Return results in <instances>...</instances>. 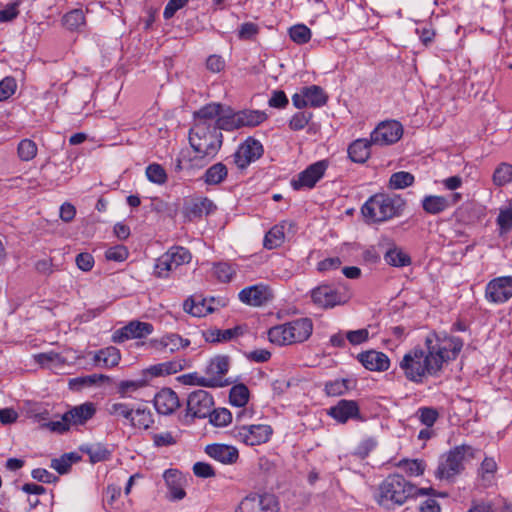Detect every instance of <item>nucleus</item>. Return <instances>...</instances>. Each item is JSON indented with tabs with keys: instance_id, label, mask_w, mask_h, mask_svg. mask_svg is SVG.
Here are the masks:
<instances>
[{
	"instance_id": "1",
	"label": "nucleus",
	"mask_w": 512,
	"mask_h": 512,
	"mask_svg": "<svg viewBox=\"0 0 512 512\" xmlns=\"http://www.w3.org/2000/svg\"><path fill=\"white\" fill-rule=\"evenodd\" d=\"M461 338L446 332L431 331L425 337L424 346L415 347L406 353L400 362L405 377L414 383H422L426 375L439 376L444 364L457 359L463 348Z\"/></svg>"
},
{
	"instance_id": "2",
	"label": "nucleus",
	"mask_w": 512,
	"mask_h": 512,
	"mask_svg": "<svg viewBox=\"0 0 512 512\" xmlns=\"http://www.w3.org/2000/svg\"><path fill=\"white\" fill-rule=\"evenodd\" d=\"M430 493L435 494V489L432 487L419 488L408 481L403 475L394 473L389 474L379 484L375 499L381 507L392 510L396 506L403 505L409 499Z\"/></svg>"
},
{
	"instance_id": "3",
	"label": "nucleus",
	"mask_w": 512,
	"mask_h": 512,
	"mask_svg": "<svg viewBox=\"0 0 512 512\" xmlns=\"http://www.w3.org/2000/svg\"><path fill=\"white\" fill-rule=\"evenodd\" d=\"M406 204L399 194L379 192L365 201L361 213L367 223L380 224L402 216Z\"/></svg>"
},
{
	"instance_id": "4",
	"label": "nucleus",
	"mask_w": 512,
	"mask_h": 512,
	"mask_svg": "<svg viewBox=\"0 0 512 512\" xmlns=\"http://www.w3.org/2000/svg\"><path fill=\"white\" fill-rule=\"evenodd\" d=\"M189 144L196 153L194 160L203 161L201 166L212 161L223 144V134L214 126L192 125L189 130ZM190 162L193 159L189 160Z\"/></svg>"
},
{
	"instance_id": "5",
	"label": "nucleus",
	"mask_w": 512,
	"mask_h": 512,
	"mask_svg": "<svg viewBox=\"0 0 512 512\" xmlns=\"http://www.w3.org/2000/svg\"><path fill=\"white\" fill-rule=\"evenodd\" d=\"M480 451L471 445L461 444L442 454L434 476L438 480L454 482L456 477L465 470V465L477 457Z\"/></svg>"
},
{
	"instance_id": "6",
	"label": "nucleus",
	"mask_w": 512,
	"mask_h": 512,
	"mask_svg": "<svg viewBox=\"0 0 512 512\" xmlns=\"http://www.w3.org/2000/svg\"><path fill=\"white\" fill-rule=\"evenodd\" d=\"M313 323L309 318L277 325L268 330V339L277 345H290L306 341L312 334Z\"/></svg>"
},
{
	"instance_id": "7",
	"label": "nucleus",
	"mask_w": 512,
	"mask_h": 512,
	"mask_svg": "<svg viewBox=\"0 0 512 512\" xmlns=\"http://www.w3.org/2000/svg\"><path fill=\"white\" fill-rule=\"evenodd\" d=\"M190 251L184 247H171L167 252L156 259L154 266V276L157 278H167L169 272L176 270L179 266L191 261Z\"/></svg>"
},
{
	"instance_id": "8",
	"label": "nucleus",
	"mask_w": 512,
	"mask_h": 512,
	"mask_svg": "<svg viewBox=\"0 0 512 512\" xmlns=\"http://www.w3.org/2000/svg\"><path fill=\"white\" fill-rule=\"evenodd\" d=\"M278 498L271 493L249 494L237 506L235 512H279Z\"/></svg>"
},
{
	"instance_id": "9",
	"label": "nucleus",
	"mask_w": 512,
	"mask_h": 512,
	"mask_svg": "<svg viewBox=\"0 0 512 512\" xmlns=\"http://www.w3.org/2000/svg\"><path fill=\"white\" fill-rule=\"evenodd\" d=\"M213 396L202 389L191 392L187 398V408L185 418H191V422L195 418L205 419L211 414L214 407Z\"/></svg>"
},
{
	"instance_id": "10",
	"label": "nucleus",
	"mask_w": 512,
	"mask_h": 512,
	"mask_svg": "<svg viewBox=\"0 0 512 512\" xmlns=\"http://www.w3.org/2000/svg\"><path fill=\"white\" fill-rule=\"evenodd\" d=\"M232 433L233 437L239 442L248 446H257L268 442L273 430L269 425L257 424L236 427Z\"/></svg>"
},
{
	"instance_id": "11",
	"label": "nucleus",
	"mask_w": 512,
	"mask_h": 512,
	"mask_svg": "<svg viewBox=\"0 0 512 512\" xmlns=\"http://www.w3.org/2000/svg\"><path fill=\"white\" fill-rule=\"evenodd\" d=\"M328 165L329 163L327 160H319L309 165L291 180V187L295 191L305 188L312 189L315 187L316 183L323 178Z\"/></svg>"
},
{
	"instance_id": "12",
	"label": "nucleus",
	"mask_w": 512,
	"mask_h": 512,
	"mask_svg": "<svg viewBox=\"0 0 512 512\" xmlns=\"http://www.w3.org/2000/svg\"><path fill=\"white\" fill-rule=\"evenodd\" d=\"M311 299L317 306L329 309L345 304L349 296L328 284H321L311 290Z\"/></svg>"
},
{
	"instance_id": "13",
	"label": "nucleus",
	"mask_w": 512,
	"mask_h": 512,
	"mask_svg": "<svg viewBox=\"0 0 512 512\" xmlns=\"http://www.w3.org/2000/svg\"><path fill=\"white\" fill-rule=\"evenodd\" d=\"M263 153L262 143L253 137H248L234 152L233 161L239 169H245L252 162L261 158Z\"/></svg>"
},
{
	"instance_id": "14",
	"label": "nucleus",
	"mask_w": 512,
	"mask_h": 512,
	"mask_svg": "<svg viewBox=\"0 0 512 512\" xmlns=\"http://www.w3.org/2000/svg\"><path fill=\"white\" fill-rule=\"evenodd\" d=\"M403 135V127L398 121L381 122L371 133V143L386 146L396 143Z\"/></svg>"
},
{
	"instance_id": "15",
	"label": "nucleus",
	"mask_w": 512,
	"mask_h": 512,
	"mask_svg": "<svg viewBox=\"0 0 512 512\" xmlns=\"http://www.w3.org/2000/svg\"><path fill=\"white\" fill-rule=\"evenodd\" d=\"M485 297L491 303H505L512 297V276H500L488 282Z\"/></svg>"
},
{
	"instance_id": "16",
	"label": "nucleus",
	"mask_w": 512,
	"mask_h": 512,
	"mask_svg": "<svg viewBox=\"0 0 512 512\" xmlns=\"http://www.w3.org/2000/svg\"><path fill=\"white\" fill-rule=\"evenodd\" d=\"M327 414L340 424H345L349 420H365L361 415L360 407L355 400L341 399L337 404L328 409Z\"/></svg>"
},
{
	"instance_id": "17",
	"label": "nucleus",
	"mask_w": 512,
	"mask_h": 512,
	"mask_svg": "<svg viewBox=\"0 0 512 512\" xmlns=\"http://www.w3.org/2000/svg\"><path fill=\"white\" fill-rule=\"evenodd\" d=\"M153 331L154 327L151 323L133 320L114 331L112 341L122 343L128 339H140L152 334Z\"/></svg>"
},
{
	"instance_id": "18",
	"label": "nucleus",
	"mask_w": 512,
	"mask_h": 512,
	"mask_svg": "<svg viewBox=\"0 0 512 512\" xmlns=\"http://www.w3.org/2000/svg\"><path fill=\"white\" fill-rule=\"evenodd\" d=\"M217 209L215 203L208 197H200L185 201L182 214L185 221L192 222L199 219L203 214H212Z\"/></svg>"
},
{
	"instance_id": "19",
	"label": "nucleus",
	"mask_w": 512,
	"mask_h": 512,
	"mask_svg": "<svg viewBox=\"0 0 512 512\" xmlns=\"http://www.w3.org/2000/svg\"><path fill=\"white\" fill-rule=\"evenodd\" d=\"M239 300L247 305L260 307L272 300L273 295L264 284L245 287L238 294Z\"/></svg>"
},
{
	"instance_id": "20",
	"label": "nucleus",
	"mask_w": 512,
	"mask_h": 512,
	"mask_svg": "<svg viewBox=\"0 0 512 512\" xmlns=\"http://www.w3.org/2000/svg\"><path fill=\"white\" fill-rule=\"evenodd\" d=\"M154 407L159 414L170 415L180 407L177 393L171 388H162L154 396Z\"/></svg>"
},
{
	"instance_id": "21",
	"label": "nucleus",
	"mask_w": 512,
	"mask_h": 512,
	"mask_svg": "<svg viewBox=\"0 0 512 512\" xmlns=\"http://www.w3.org/2000/svg\"><path fill=\"white\" fill-rule=\"evenodd\" d=\"M230 368V357L228 355H216L209 361L205 373L209 376L207 379H217L220 382L219 387H225L232 382L229 379L223 380Z\"/></svg>"
},
{
	"instance_id": "22",
	"label": "nucleus",
	"mask_w": 512,
	"mask_h": 512,
	"mask_svg": "<svg viewBox=\"0 0 512 512\" xmlns=\"http://www.w3.org/2000/svg\"><path fill=\"white\" fill-rule=\"evenodd\" d=\"M357 360L370 371L383 372L389 369L390 360L388 356L376 350H368L357 355Z\"/></svg>"
},
{
	"instance_id": "23",
	"label": "nucleus",
	"mask_w": 512,
	"mask_h": 512,
	"mask_svg": "<svg viewBox=\"0 0 512 512\" xmlns=\"http://www.w3.org/2000/svg\"><path fill=\"white\" fill-rule=\"evenodd\" d=\"M96 406L92 402H84L68 409L65 413L72 427L85 425L96 414Z\"/></svg>"
},
{
	"instance_id": "24",
	"label": "nucleus",
	"mask_w": 512,
	"mask_h": 512,
	"mask_svg": "<svg viewBox=\"0 0 512 512\" xmlns=\"http://www.w3.org/2000/svg\"><path fill=\"white\" fill-rule=\"evenodd\" d=\"M164 481L168 488L167 497L171 501L182 500L186 496L183 488V475L177 469H168L163 474Z\"/></svg>"
},
{
	"instance_id": "25",
	"label": "nucleus",
	"mask_w": 512,
	"mask_h": 512,
	"mask_svg": "<svg viewBox=\"0 0 512 512\" xmlns=\"http://www.w3.org/2000/svg\"><path fill=\"white\" fill-rule=\"evenodd\" d=\"M205 453L222 464H234L239 458L237 448L227 444H209L205 447Z\"/></svg>"
},
{
	"instance_id": "26",
	"label": "nucleus",
	"mask_w": 512,
	"mask_h": 512,
	"mask_svg": "<svg viewBox=\"0 0 512 512\" xmlns=\"http://www.w3.org/2000/svg\"><path fill=\"white\" fill-rule=\"evenodd\" d=\"M244 329L241 325H237L230 329H218V328H210L202 331V336L206 342L209 343H223L231 341L241 335H243Z\"/></svg>"
},
{
	"instance_id": "27",
	"label": "nucleus",
	"mask_w": 512,
	"mask_h": 512,
	"mask_svg": "<svg viewBox=\"0 0 512 512\" xmlns=\"http://www.w3.org/2000/svg\"><path fill=\"white\" fill-rule=\"evenodd\" d=\"M222 104L208 103L193 113V125L214 126L215 120L218 118Z\"/></svg>"
},
{
	"instance_id": "28",
	"label": "nucleus",
	"mask_w": 512,
	"mask_h": 512,
	"mask_svg": "<svg viewBox=\"0 0 512 512\" xmlns=\"http://www.w3.org/2000/svg\"><path fill=\"white\" fill-rule=\"evenodd\" d=\"M183 310L194 317H204L215 312L217 307L208 304L207 298L197 300L194 296H190L184 301Z\"/></svg>"
},
{
	"instance_id": "29",
	"label": "nucleus",
	"mask_w": 512,
	"mask_h": 512,
	"mask_svg": "<svg viewBox=\"0 0 512 512\" xmlns=\"http://www.w3.org/2000/svg\"><path fill=\"white\" fill-rule=\"evenodd\" d=\"M237 117L238 112H234L229 106L222 105V110L214 122V128L220 132L221 130L233 131L239 129Z\"/></svg>"
},
{
	"instance_id": "30",
	"label": "nucleus",
	"mask_w": 512,
	"mask_h": 512,
	"mask_svg": "<svg viewBox=\"0 0 512 512\" xmlns=\"http://www.w3.org/2000/svg\"><path fill=\"white\" fill-rule=\"evenodd\" d=\"M371 140L357 139L348 147V157L352 162L363 164L370 157Z\"/></svg>"
},
{
	"instance_id": "31",
	"label": "nucleus",
	"mask_w": 512,
	"mask_h": 512,
	"mask_svg": "<svg viewBox=\"0 0 512 512\" xmlns=\"http://www.w3.org/2000/svg\"><path fill=\"white\" fill-rule=\"evenodd\" d=\"M81 460L82 456L78 452L64 453L60 457L52 459L50 467L58 474L65 475L70 472L73 464L79 463Z\"/></svg>"
},
{
	"instance_id": "32",
	"label": "nucleus",
	"mask_w": 512,
	"mask_h": 512,
	"mask_svg": "<svg viewBox=\"0 0 512 512\" xmlns=\"http://www.w3.org/2000/svg\"><path fill=\"white\" fill-rule=\"evenodd\" d=\"M421 203L423 210L431 215L440 214L450 208V202L446 196L427 195Z\"/></svg>"
},
{
	"instance_id": "33",
	"label": "nucleus",
	"mask_w": 512,
	"mask_h": 512,
	"mask_svg": "<svg viewBox=\"0 0 512 512\" xmlns=\"http://www.w3.org/2000/svg\"><path fill=\"white\" fill-rule=\"evenodd\" d=\"M383 257L385 262L393 267H405L412 263L409 254L405 253L402 248L394 243L386 250Z\"/></svg>"
},
{
	"instance_id": "34",
	"label": "nucleus",
	"mask_w": 512,
	"mask_h": 512,
	"mask_svg": "<svg viewBox=\"0 0 512 512\" xmlns=\"http://www.w3.org/2000/svg\"><path fill=\"white\" fill-rule=\"evenodd\" d=\"M120 359V351L114 346L103 348L99 350L94 356L95 364L105 368L118 365Z\"/></svg>"
},
{
	"instance_id": "35",
	"label": "nucleus",
	"mask_w": 512,
	"mask_h": 512,
	"mask_svg": "<svg viewBox=\"0 0 512 512\" xmlns=\"http://www.w3.org/2000/svg\"><path fill=\"white\" fill-rule=\"evenodd\" d=\"M302 89L306 98V107L310 106L313 108H320L326 105L328 101V95L325 93L322 87L318 85H310L302 87Z\"/></svg>"
},
{
	"instance_id": "36",
	"label": "nucleus",
	"mask_w": 512,
	"mask_h": 512,
	"mask_svg": "<svg viewBox=\"0 0 512 512\" xmlns=\"http://www.w3.org/2000/svg\"><path fill=\"white\" fill-rule=\"evenodd\" d=\"M238 112V125L242 127H255L263 123L267 119V114L260 110L244 109Z\"/></svg>"
},
{
	"instance_id": "37",
	"label": "nucleus",
	"mask_w": 512,
	"mask_h": 512,
	"mask_svg": "<svg viewBox=\"0 0 512 512\" xmlns=\"http://www.w3.org/2000/svg\"><path fill=\"white\" fill-rule=\"evenodd\" d=\"M228 176V168L222 162L211 165L203 174L205 184L215 186L221 184Z\"/></svg>"
},
{
	"instance_id": "38",
	"label": "nucleus",
	"mask_w": 512,
	"mask_h": 512,
	"mask_svg": "<svg viewBox=\"0 0 512 512\" xmlns=\"http://www.w3.org/2000/svg\"><path fill=\"white\" fill-rule=\"evenodd\" d=\"M79 450L87 454L93 464L106 461L111 456V452L101 443L83 444Z\"/></svg>"
},
{
	"instance_id": "39",
	"label": "nucleus",
	"mask_w": 512,
	"mask_h": 512,
	"mask_svg": "<svg viewBox=\"0 0 512 512\" xmlns=\"http://www.w3.org/2000/svg\"><path fill=\"white\" fill-rule=\"evenodd\" d=\"M153 423V414L148 407L139 405L135 408L131 426L134 428L147 430L153 425Z\"/></svg>"
},
{
	"instance_id": "40",
	"label": "nucleus",
	"mask_w": 512,
	"mask_h": 512,
	"mask_svg": "<svg viewBox=\"0 0 512 512\" xmlns=\"http://www.w3.org/2000/svg\"><path fill=\"white\" fill-rule=\"evenodd\" d=\"M85 23V15L82 9H73L62 17L63 26L70 31H79Z\"/></svg>"
},
{
	"instance_id": "41",
	"label": "nucleus",
	"mask_w": 512,
	"mask_h": 512,
	"mask_svg": "<svg viewBox=\"0 0 512 512\" xmlns=\"http://www.w3.org/2000/svg\"><path fill=\"white\" fill-rule=\"evenodd\" d=\"M285 239L284 226H273L264 236L263 245L266 249L272 250L280 247Z\"/></svg>"
},
{
	"instance_id": "42",
	"label": "nucleus",
	"mask_w": 512,
	"mask_h": 512,
	"mask_svg": "<svg viewBox=\"0 0 512 512\" xmlns=\"http://www.w3.org/2000/svg\"><path fill=\"white\" fill-rule=\"evenodd\" d=\"M249 395V389L245 384H236L230 389L229 402L235 407H244L249 401Z\"/></svg>"
},
{
	"instance_id": "43",
	"label": "nucleus",
	"mask_w": 512,
	"mask_h": 512,
	"mask_svg": "<svg viewBox=\"0 0 512 512\" xmlns=\"http://www.w3.org/2000/svg\"><path fill=\"white\" fill-rule=\"evenodd\" d=\"M415 177L407 171H398L393 173L388 182V188L392 190L404 189L413 185Z\"/></svg>"
},
{
	"instance_id": "44",
	"label": "nucleus",
	"mask_w": 512,
	"mask_h": 512,
	"mask_svg": "<svg viewBox=\"0 0 512 512\" xmlns=\"http://www.w3.org/2000/svg\"><path fill=\"white\" fill-rule=\"evenodd\" d=\"M185 385H198L201 387L217 388L221 383L217 379H207V377H200L197 372L184 374L179 377Z\"/></svg>"
},
{
	"instance_id": "45",
	"label": "nucleus",
	"mask_w": 512,
	"mask_h": 512,
	"mask_svg": "<svg viewBox=\"0 0 512 512\" xmlns=\"http://www.w3.org/2000/svg\"><path fill=\"white\" fill-rule=\"evenodd\" d=\"M397 466L410 476H420L425 471L426 463L422 459H402Z\"/></svg>"
},
{
	"instance_id": "46",
	"label": "nucleus",
	"mask_w": 512,
	"mask_h": 512,
	"mask_svg": "<svg viewBox=\"0 0 512 512\" xmlns=\"http://www.w3.org/2000/svg\"><path fill=\"white\" fill-rule=\"evenodd\" d=\"M135 408L136 407H131L127 403L116 402V403L110 404L107 407V412L112 416H115L118 418L122 417V418L128 420L129 423L131 424V422L133 421V415L135 413Z\"/></svg>"
},
{
	"instance_id": "47",
	"label": "nucleus",
	"mask_w": 512,
	"mask_h": 512,
	"mask_svg": "<svg viewBox=\"0 0 512 512\" xmlns=\"http://www.w3.org/2000/svg\"><path fill=\"white\" fill-rule=\"evenodd\" d=\"M290 39L298 45L306 44L310 41L311 30L304 24H296L289 28Z\"/></svg>"
},
{
	"instance_id": "48",
	"label": "nucleus",
	"mask_w": 512,
	"mask_h": 512,
	"mask_svg": "<svg viewBox=\"0 0 512 512\" xmlns=\"http://www.w3.org/2000/svg\"><path fill=\"white\" fill-rule=\"evenodd\" d=\"M512 181V165L503 162L497 166L493 173V183L496 186H504Z\"/></svg>"
},
{
	"instance_id": "49",
	"label": "nucleus",
	"mask_w": 512,
	"mask_h": 512,
	"mask_svg": "<svg viewBox=\"0 0 512 512\" xmlns=\"http://www.w3.org/2000/svg\"><path fill=\"white\" fill-rule=\"evenodd\" d=\"M147 179L157 185H163L167 182V173L164 167L158 163L149 164L146 167Z\"/></svg>"
},
{
	"instance_id": "50",
	"label": "nucleus",
	"mask_w": 512,
	"mask_h": 512,
	"mask_svg": "<svg viewBox=\"0 0 512 512\" xmlns=\"http://www.w3.org/2000/svg\"><path fill=\"white\" fill-rule=\"evenodd\" d=\"M350 383L349 379H335L326 382L324 391L328 396H341L349 391Z\"/></svg>"
},
{
	"instance_id": "51",
	"label": "nucleus",
	"mask_w": 512,
	"mask_h": 512,
	"mask_svg": "<svg viewBox=\"0 0 512 512\" xmlns=\"http://www.w3.org/2000/svg\"><path fill=\"white\" fill-rule=\"evenodd\" d=\"M209 422L215 427L227 426L232 421V414L226 408L211 409V414L208 415Z\"/></svg>"
},
{
	"instance_id": "52",
	"label": "nucleus",
	"mask_w": 512,
	"mask_h": 512,
	"mask_svg": "<svg viewBox=\"0 0 512 512\" xmlns=\"http://www.w3.org/2000/svg\"><path fill=\"white\" fill-rule=\"evenodd\" d=\"M425 496H428V498L419 505V512H440L441 507L435 497H447V493L435 490V494L430 493Z\"/></svg>"
},
{
	"instance_id": "53",
	"label": "nucleus",
	"mask_w": 512,
	"mask_h": 512,
	"mask_svg": "<svg viewBox=\"0 0 512 512\" xmlns=\"http://www.w3.org/2000/svg\"><path fill=\"white\" fill-rule=\"evenodd\" d=\"M235 270L228 263L219 262L213 266V275L222 283H228L231 281Z\"/></svg>"
},
{
	"instance_id": "54",
	"label": "nucleus",
	"mask_w": 512,
	"mask_h": 512,
	"mask_svg": "<svg viewBox=\"0 0 512 512\" xmlns=\"http://www.w3.org/2000/svg\"><path fill=\"white\" fill-rule=\"evenodd\" d=\"M107 380H109V377L104 374H91L71 379L70 385L79 384L82 387H91Z\"/></svg>"
},
{
	"instance_id": "55",
	"label": "nucleus",
	"mask_w": 512,
	"mask_h": 512,
	"mask_svg": "<svg viewBox=\"0 0 512 512\" xmlns=\"http://www.w3.org/2000/svg\"><path fill=\"white\" fill-rule=\"evenodd\" d=\"M312 117H313L312 112H308V111L297 112L291 117V119L289 121V128L293 131L302 130L310 122Z\"/></svg>"
},
{
	"instance_id": "56",
	"label": "nucleus",
	"mask_w": 512,
	"mask_h": 512,
	"mask_svg": "<svg viewBox=\"0 0 512 512\" xmlns=\"http://www.w3.org/2000/svg\"><path fill=\"white\" fill-rule=\"evenodd\" d=\"M42 427L58 434H64L71 429L66 413L61 416L60 420L46 422L42 424Z\"/></svg>"
},
{
	"instance_id": "57",
	"label": "nucleus",
	"mask_w": 512,
	"mask_h": 512,
	"mask_svg": "<svg viewBox=\"0 0 512 512\" xmlns=\"http://www.w3.org/2000/svg\"><path fill=\"white\" fill-rule=\"evenodd\" d=\"M496 221L500 235L508 233L512 229V207L500 210Z\"/></svg>"
},
{
	"instance_id": "58",
	"label": "nucleus",
	"mask_w": 512,
	"mask_h": 512,
	"mask_svg": "<svg viewBox=\"0 0 512 512\" xmlns=\"http://www.w3.org/2000/svg\"><path fill=\"white\" fill-rule=\"evenodd\" d=\"M417 414L420 422L427 427H432L439 418L438 411L433 407H421Z\"/></svg>"
},
{
	"instance_id": "59",
	"label": "nucleus",
	"mask_w": 512,
	"mask_h": 512,
	"mask_svg": "<svg viewBox=\"0 0 512 512\" xmlns=\"http://www.w3.org/2000/svg\"><path fill=\"white\" fill-rule=\"evenodd\" d=\"M129 256V251L124 245L110 247L105 252V258L109 261L123 262Z\"/></svg>"
},
{
	"instance_id": "60",
	"label": "nucleus",
	"mask_w": 512,
	"mask_h": 512,
	"mask_svg": "<svg viewBox=\"0 0 512 512\" xmlns=\"http://www.w3.org/2000/svg\"><path fill=\"white\" fill-rule=\"evenodd\" d=\"M147 381L144 379L140 380H124L118 384L117 390L121 396L127 395L129 392H134L139 388L144 387Z\"/></svg>"
},
{
	"instance_id": "61",
	"label": "nucleus",
	"mask_w": 512,
	"mask_h": 512,
	"mask_svg": "<svg viewBox=\"0 0 512 512\" xmlns=\"http://www.w3.org/2000/svg\"><path fill=\"white\" fill-rule=\"evenodd\" d=\"M17 84L13 77H5L0 81V101L10 98L16 91Z\"/></svg>"
},
{
	"instance_id": "62",
	"label": "nucleus",
	"mask_w": 512,
	"mask_h": 512,
	"mask_svg": "<svg viewBox=\"0 0 512 512\" xmlns=\"http://www.w3.org/2000/svg\"><path fill=\"white\" fill-rule=\"evenodd\" d=\"M346 339L351 345L363 344L369 339V331L366 328L347 331Z\"/></svg>"
},
{
	"instance_id": "63",
	"label": "nucleus",
	"mask_w": 512,
	"mask_h": 512,
	"mask_svg": "<svg viewBox=\"0 0 512 512\" xmlns=\"http://www.w3.org/2000/svg\"><path fill=\"white\" fill-rule=\"evenodd\" d=\"M259 33V26L253 22L243 23L238 30L240 40H252Z\"/></svg>"
},
{
	"instance_id": "64",
	"label": "nucleus",
	"mask_w": 512,
	"mask_h": 512,
	"mask_svg": "<svg viewBox=\"0 0 512 512\" xmlns=\"http://www.w3.org/2000/svg\"><path fill=\"white\" fill-rule=\"evenodd\" d=\"M376 445L377 442L374 438L364 439L355 448L354 455L358 456L361 459H365L370 454V452L376 447Z\"/></svg>"
}]
</instances>
